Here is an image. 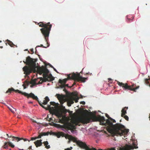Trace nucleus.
<instances>
[{"label": "nucleus", "instance_id": "obj_10", "mask_svg": "<svg viewBox=\"0 0 150 150\" xmlns=\"http://www.w3.org/2000/svg\"><path fill=\"white\" fill-rule=\"evenodd\" d=\"M48 38H49V37ZM45 40V42H47V45L46 46H43V45L41 44L40 46V45L37 46L35 48V54H37L38 55V56H40V55L38 54V52L37 50V49L38 47H42L43 48H46L47 47H49L50 46V44L48 43L49 38H48V40L47 41Z\"/></svg>", "mask_w": 150, "mask_h": 150}, {"label": "nucleus", "instance_id": "obj_22", "mask_svg": "<svg viewBox=\"0 0 150 150\" xmlns=\"http://www.w3.org/2000/svg\"><path fill=\"white\" fill-rule=\"evenodd\" d=\"M71 98L74 100V101H75V103H77L78 102V100L79 99V98L78 97H71Z\"/></svg>", "mask_w": 150, "mask_h": 150}, {"label": "nucleus", "instance_id": "obj_30", "mask_svg": "<svg viewBox=\"0 0 150 150\" xmlns=\"http://www.w3.org/2000/svg\"><path fill=\"white\" fill-rule=\"evenodd\" d=\"M129 17H129V16H127V20H129V21H130V20H132H132H133V18H134V17H133L132 16V17H131V18H132V19H130V18H129Z\"/></svg>", "mask_w": 150, "mask_h": 150}, {"label": "nucleus", "instance_id": "obj_52", "mask_svg": "<svg viewBox=\"0 0 150 150\" xmlns=\"http://www.w3.org/2000/svg\"><path fill=\"white\" fill-rule=\"evenodd\" d=\"M76 84V83H74L72 85V86H74V85L75 84Z\"/></svg>", "mask_w": 150, "mask_h": 150}, {"label": "nucleus", "instance_id": "obj_35", "mask_svg": "<svg viewBox=\"0 0 150 150\" xmlns=\"http://www.w3.org/2000/svg\"><path fill=\"white\" fill-rule=\"evenodd\" d=\"M30 83L32 84L33 85V86L35 85L36 84V82L35 81H33V83L31 82Z\"/></svg>", "mask_w": 150, "mask_h": 150}, {"label": "nucleus", "instance_id": "obj_17", "mask_svg": "<svg viewBox=\"0 0 150 150\" xmlns=\"http://www.w3.org/2000/svg\"><path fill=\"white\" fill-rule=\"evenodd\" d=\"M13 138H14L15 139H16V140L17 141V142H18V141L21 139H23L24 141H26L28 140V139H23V138H20L17 137H13Z\"/></svg>", "mask_w": 150, "mask_h": 150}, {"label": "nucleus", "instance_id": "obj_51", "mask_svg": "<svg viewBox=\"0 0 150 150\" xmlns=\"http://www.w3.org/2000/svg\"><path fill=\"white\" fill-rule=\"evenodd\" d=\"M71 141V140H69L68 142V143H70V141Z\"/></svg>", "mask_w": 150, "mask_h": 150}, {"label": "nucleus", "instance_id": "obj_47", "mask_svg": "<svg viewBox=\"0 0 150 150\" xmlns=\"http://www.w3.org/2000/svg\"><path fill=\"white\" fill-rule=\"evenodd\" d=\"M28 103L32 104L33 103V102L32 101H30L28 102Z\"/></svg>", "mask_w": 150, "mask_h": 150}, {"label": "nucleus", "instance_id": "obj_62", "mask_svg": "<svg viewBox=\"0 0 150 150\" xmlns=\"http://www.w3.org/2000/svg\"><path fill=\"white\" fill-rule=\"evenodd\" d=\"M70 148H71V149H72V147H71Z\"/></svg>", "mask_w": 150, "mask_h": 150}, {"label": "nucleus", "instance_id": "obj_7", "mask_svg": "<svg viewBox=\"0 0 150 150\" xmlns=\"http://www.w3.org/2000/svg\"><path fill=\"white\" fill-rule=\"evenodd\" d=\"M70 74L68 75V78L67 79H72L74 80L75 81H81L83 82H85L86 80H87V78L83 77L80 76V74H79L78 73L76 74L75 73H73L71 76H70Z\"/></svg>", "mask_w": 150, "mask_h": 150}, {"label": "nucleus", "instance_id": "obj_58", "mask_svg": "<svg viewBox=\"0 0 150 150\" xmlns=\"http://www.w3.org/2000/svg\"><path fill=\"white\" fill-rule=\"evenodd\" d=\"M8 108H9V109H11V108H9V107H8Z\"/></svg>", "mask_w": 150, "mask_h": 150}, {"label": "nucleus", "instance_id": "obj_37", "mask_svg": "<svg viewBox=\"0 0 150 150\" xmlns=\"http://www.w3.org/2000/svg\"><path fill=\"white\" fill-rule=\"evenodd\" d=\"M71 103L69 102V101L67 103V105L69 106H70L71 105Z\"/></svg>", "mask_w": 150, "mask_h": 150}, {"label": "nucleus", "instance_id": "obj_56", "mask_svg": "<svg viewBox=\"0 0 150 150\" xmlns=\"http://www.w3.org/2000/svg\"><path fill=\"white\" fill-rule=\"evenodd\" d=\"M40 83H40V82H38V84H40Z\"/></svg>", "mask_w": 150, "mask_h": 150}, {"label": "nucleus", "instance_id": "obj_23", "mask_svg": "<svg viewBox=\"0 0 150 150\" xmlns=\"http://www.w3.org/2000/svg\"><path fill=\"white\" fill-rule=\"evenodd\" d=\"M15 91V89L13 88H9L6 91V93H10L12 91Z\"/></svg>", "mask_w": 150, "mask_h": 150}, {"label": "nucleus", "instance_id": "obj_8", "mask_svg": "<svg viewBox=\"0 0 150 150\" xmlns=\"http://www.w3.org/2000/svg\"><path fill=\"white\" fill-rule=\"evenodd\" d=\"M57 98L59 100L62 108L60 110L61 112L64 114H65L68 112L67 110L65 108V107L62 105L63 103L65 102L66 100L64 98V96L60 95L59 94H57Z\"/></svg>", "mask_w": 150, "mask_h": 150}, {"label": "nucleus", "instance_id": "obj_33", "mask_svg": "<svg viewBox=\"0 0 150 150\" xmlns=\"http://www.w3.org/2000/svg\"><path fill=\"white\" fill-rule=\"evenodd\" d=\"M69 102L71 103V104H73L74 103V100L71 98V99L69 101Z\"/></svg>", "mask_w": 150, "mask_h": 150}, {"label": "nucleus", "instance_id": "obj_21", "mask_svg": "<svg viewBox=\"0 0 150 150\" xmlns=\"http://www.w3.org/2000/svg\"><path fill=\"white\" fill-rule=\"evenodd\" d=\"M45 65H46V66H47V65H49L52 68H53V69L56 72H57V73H59L57 71V70L52 65L48 63L47 64H46Z\"/></svg>", "mask_w": 150, "mask_h": 150}, {"label": "nucleus", "instance_id": "obj_5", "mask_svg": "<svg viewBox=\"0 0 150 150\" xmlns=\"http://www.w3.org/2000/svg\"><path fill=\"white\" fill-rule=\"evenodd\" d=\"M64 134L63 132H61L60 134V135L57 136V137L59 138L60 136H64L65 138L68 139L69 140H71L74 142H76V144L80 147L84 149L85 150H86V148L87 147H88V146L85 143L83 142L82 141L79 140L78 141L77 139L72 136L67 134L64 136Z\"/></svg>", "mask_w": 150, "mask_h": 150}, {"label": "nucleus", "instance_id": "obj_46", "mask_svg": "<svg viewBox=\"0 0 150 150\" xmlns=\"http://www.w3.org/2000/svg\"><path fill=\"white\" fill-rule=\"evenodd\" d=\"M33 122L37 123V122H36V121L35 120H33Z\"/></svg>", "mask_w": 150, "mask_h": 150}, {"label": "nucleus", "instance_id": "obj_60", "mask_svg": "<svg viewBox=\"0 0 150 150\" xmlns=\"http://www.w3.org/2000/svg\"><path fill=\"white\" fill-rule=\"evenodd\" d=\"M121 120H120V122H121Z\"/></svg>", "mask_w": 150, "mask_h": 150}, {"label": "nucleus", "instance_id": "obj_4", "mask_svg": "<svg viewBox=\"0 0 150 150\" xmlns=\"http://www.w3.org/2000/svg\"><path fill=\"white\" fill-rule=\"evenodd\" d=\"M38 24L39 27H43L40 29V30L45 39L47 41L52 27V25L50 24V22L44 23L42 22L39 23Z\"/></svg>", "mask_w": 150, "mask_h": 150}, {"label": "nucleus", "instance_id": "obj_44", "mask_svg": "<svg viewBox=\"0 0 150 150\" xmlns=\"http://www.w3.org/2000/svg\"><path fill=\"white\" fill-rule=\"evenodd\" d=\"M52 118H50V119H49V122H51V120H52Z\"/></svg>", "mask_w": 150, "mask_h": 150}, {"label": "nucleus", "instance_id": "obj_2", "mask_svg": "<svg viewBox=\"0 0 150 150\" xmlns=\"http://www.w3.org/2000/svg\"><path fill=\"white\" fill-rule=\"evenodd\" d=\"M36 61L35 59H33L30 58V57H26V61L23 62L28 66H25L23 68V70L24 71V73L26 75H28L32 72L33 70L37 68L38 73L40 75L43 74L42 76L43 79L42 81H51L54 80V78L52 74H50L49 75H48L49 71L46 67L43 66L41 67H37L35 63Z\"/></svg>", "mask_w": 150, "mask_h": 150}, {"label": "nucleus", "instance_id": "obj_50", "mask_svg": "<svg viewBox=\"0 0 150 150\" xmlns=\"http://www.w3.org/2000/svg\"><path fill=\"white\" fill-rule=\"evenodd\" d=\"M31 148H32V146H30L28 148V149H31Z\"/></svg>", "mask_w": 150, "mask_h": 150}, {"label": "nucleus", "instance_id": "obj_32", "mask_svg": "<svg viewBox=\"0 0 150 150\" xmlns=\"http://www.w3.org/2000/svg\"><path fill=\"white\" fill-rule=\"evenodd\" d=\"M51 108L50 105H47V107L46 108V110H50Z\"/></svg>", "mask_w": 150, "mask_h": 150}, {"label": "nucleus", "instance_id": "obj_24", "mask_svg": "<svg viewBox=\"0 0 150 150\" xmlns=\"http://www.w3.org/2000/svg\"><path fill=\"white\" fill-rule=\"evenodd\" d=\"M50 105H52L54 106H57L58 105V103H56L54 102H51L50 103Z\"/></svg>", "mask_w": 150, "mask_h": 150}, {"label": "nucleus", "instance_id": "obj_25", "mask_svg": "<svg viewBox=\"0 0 150 150\" xmlns=\"http://www.w3.org/2000/svg\"><path fill=\"white\" fill-rule=\"evenodd\" d=\"M49 110L50 112H54L55 111V107H51V108Z\"/></svg>", "mask_w": 150, "mask_h": 150}, {"label": "nucleus", "instance_id": "obj_31", "mask_svg": "<svg viewBox=\"0 0 150 150\" xmlns=\"http://www.w3.org/2000/svg\"><path fill=\"white\" fill-rule=\"evenodd\" d=\"M33 50H33V49L32 48V49H30V51L31 52L30 53L29 52H30L29 51H28V52L29 53H30L31 54H33L34 53V52Z\"/></svg>", "mask_w": 150, "mask_h": 150}, {"label": "nucleus", "instance_id": "obj_40", "mask_svg": "<svg viewBox=\"0 0 150 150\" xmlns=\"http://www.w3.org/2000/svg\"><path fill=\"white\" fill-rule=\"evenodd\" d=\"M64 86H65V87L66 86H67V87H68V84H64Z\"/></svg>", "mask_w": 150, "mask_h": 150}, {"label": "nucleus", "instance_id": "obj_15", "mask_svg": "<svg viewBox=\"0 0 150 150\" xmlns=\"http://www.w3.org/2000/svg\"><path fill=\"white\" fill-rule=\"evenodd\" d=\"M68 80V79L66 78L62 80L61 79H59V82L60 83H63V84H65L66 83Z\"/></svg>", "mask_w": 150, "mask_h": 150}, {"label": "nucleus", "instance_id": "obj_57", "mask_svg": "<svg viewBox=\"0 0 150 150\" xmlns=\"http://www.w3.org/2000/svg\"><path fill=\"white\" fill-rule=\"evenodd\" d=\"M25 50V51H27L28 50V49H26V50Z\"/></svg>", "mask_w": 150, "mask_h": 150}, {"label": "nucleus", "instance_id": "obj_59", "mask_svg": "<svg viewBox=\"0 0 150 150\" xmlns=\"http://www.w3.org/2000/svg\"><path fill=\"white\" fill-rule=\"evenodd\" d=\"M9 150H11V149H9Z\"/></svg>", "mask_w": 150, "mask_h": 150}, {"label": "nucleus", "instance_id": "obj_12", "mask_svg": "<svg viewBox=\"0 0 150 150\" xmlns=\"http://www.w3.org/2000/svg\"><path fill=\"white\" fill-rule=\"evenodd\" d=\"M42 140L41 139H40L39 140H37L36 141L34 142V143L36 146V147H38L42 145Z\"/></svg>", "mask_w": 150, "mask_h": 150}, {"label": "nucleus", "instance_id": "obj_9", "mask_svg": "<svg viewBox=\"0 0 150 150\" xmlns=\"http://www.w3.org/2000/svg\"><path fill=\"white\" fill-rule=\"evenodd\" d=\"M15 91L16 92H18L19 93L21 94H22L24 95L25 96L27 97V98H28L29 97L32 98L33 99H37L38 97L35 96V95L33 93H31L29 94L25 93V92H23L21 91H19V90H15V91Z\"/></svg>", "mask_w": 150, "mask_h": 150}, {"label": "nucleus", "instance_id": "obj_55", "mask_svg": "<svg viewBox=\"0 0 150 150\" xmlns=\"http://www.w3.org/2000/svg\"><path fill=\"white\" fill-rule=\"evenodd\" d=\"M72 95H73V96H74V93H72Z\"/></svg>", "mask_w": 150, "mask_h": 150}, {"label": "nucleus", "instance_id": "obj_11", "mask_svg": "<svg viewBox=\"0 0 150 150\" xmlns=\"http://www.w3.org/2000/svg\"><path fill=\"white\" fill-rule=\"evenodd\" d=\"M9 145V146L11 147L12 148H14V145L11 142H5L4 143V148L7 149L8 148V146Z\"/></svg>", "mask_w": 150, "mask_h": 150}, {"label": "nucleus", "instance_id": "obj_61", "mask_svg": "<svg viewBox=\"0 0 150 150\" xmlns=\"http://www.w3.org/2000/svg\"><path fill=\"white\" fill-rule=\"evenodd\" d=\"M149 86L150 87V84H149Z\"/></svg>", "mask_w": 150, "mask_h": 150}, {"label": "nucleus", "instance_id": "obj_48", "mask_svg": "<svg viewBox=\"0 0 150 150\" xmlns=\"http://www.w3.org/2000/svg\"><path fill=\"white\" fill-rule=\"evenodd\" d=\"M23 86H24V88L25 89L26 88V87L25 86H24V84H23Z\"/></svg>", "mask_w": 150, "mask_h": 150}, {"label": "nucleus", "instance_id": "obj_53", "mask_svg": "<svg viewBox=\"0 0 150 150\" xmlns=\"http://www.w3.org/2000/svg\"><path fill=\"white\" fill-rule=\"evenodd\" d=\"M108 80H109V81H110V80H111V79H110V78L109 79H108Z\"/></svg>", "mask_w": 150, "mask_h": 150}, {"label": "nucleus", "instance_id": "obj_1", "mask_svg": "<svg viewBox=\"0 0 150 150\" xmlns=\"http://www.w3.org/2000/svg\"><path fill=\"white\" fill-rule=\"evenodd\" d=\"M106 116L108 118L106 120L104 117L100 115L95 116L94 118L96 120L100 122V125L107 126V131L114 136H122L127 134L129 132V130L125 129V126L120 123H116L113 125L112 122H116L115 120L106 114Z\"/></svg>", "mask_w": 150, "mask_h": 150}, {"label": "nucleus", "instance_id": "obj_34", "mask_svg": "<svg viewBox=\"0 0 150 150\" xmlns=\"http://www.w3.org/2000/svg\"><path fill=\"white\" fill-rule=\"evenodd\" d=\"M138 148V147H135L134 146V147H133V146H130V148L131 149H133L134 148H135V149H137V148Z\"/></svg>", "mask_w": 150, "mask_h": 150}, {"label": "nucleus", "instance_id": "obj_43", "mask_svg": "<svg viewBox=\"0 0 150 150\" xmlns=\"http://www.w3.org/2000/svg\"><path fill=\"white\" fill-rule=\"evenodd\" d=\"M64 88V89L63 90V91H64L65 92L67 91L66 90V89H65V88Z\"/></svg>", "mask_w": 150, "mask_h": 150}, {"label": "nucleus", "instance_id": "obj_18", "mask_svg": "<svg viewBox=\"0 0 150 150\" xmlns=\"http://www.w3.org/2000/svg\"><path fill=\"white\" fill-rule=\"evenodd\" d=\"M43 144H44V146H45V147L47 149H49L50 148V146L48 145V142L47 141L44 142H43Z\"/></svg>", "mask_w": 150, "mask_h": 150}, {"label": "nucleus", "instance_id": "obj_19", "mask_svg": "<svg viewBox=\"0 0 150 150\" xmlns=\"http://www.w3.org/2000/svg\"><path fill=\"white\" fill-rule=\"evenodd\" d=\"M7 41L8 42V45L10 46L11 47H13L14 46H15L16 47H17V46L16 45L13 43L10 40H7Z\"/></svg>", "mask_w": 150, "mask_h": 150}, {"label": "nucleus", "instance_id": "obj_20", "mask_svg": "<svg viewBox=\"0 0 150 150\" xmlns=\"http://www.w3.org/2000/svg\"><path fill=\"white\" fill-rule=\"evenodd\" d=\"M34 100H37L39 104V105L42 107L43 108H44V109H46V108H45V106L43 105V104L41 102V101H40L39 100H38V99H34Z\"/></svg>", "mask_w": 150, "mask_h": 150}, {"label": "nucleus", "instance_id": "obj_39", "mask_svg": "<svg viewBox=\"0 0 150 150\" xmlns=\"http://www.w3.org/2000/svg\"><path fill=\"white\" fill-rule=\"evenodd\" d=\"M68 112L69 113L70 115H71V114H72L73 112L72 111H70L69 110L68 111Z\"/></svg>", "mask_w": 150, "mask_h": 150}, {"label": "nucleus", "instance_id": "obj_14", "mask_svg": "<svg viewBox=\"0 0 150 150\" xmlns=\"http://www.w3.org/2000/svg\"><path fill=\"white\" fill-rule=\"evenodd\" d=\"M49 133V132H42L40 133L38 136L37 137V139H39L41 138V137L43 136H46L48 135Z\"/></svg>", "mask_w": 150, "mask_h": 150}, {"label": "nucleus", "instance_id": "obj_29", "mask_svg": "<svg viewBox=\"0 0 150 150\" xmlns=\"http://www.w3.org/2000/svg\"><path fill=\"white\" fill-rule=\"evenodd\" d=\"M61 84L59 86V87L62 88H65L64 84L63 83H60Z\"/></svg>", "mask_w": 150, "mask_h": 150}, {"label": "nucleus", "instance_id": "obj_36", "mask_svg": "<svg viewBox=\"0 0 150 150\" xmlns=\"http://www.w3.org/2000/svg\"><path fill=\"white\" fill-rule=\"evenodd\" d=\"M37 139V137H32L31 138V140H35V139Z\"/></svg>", "mask_w": 150, "mask_h": 150}, {"label": "nucleus", "instance_id": "obj_6", "mask_svg": "<svg viewBox=\"0 0 150 150\" xmlns=\"http://www.w3.org/2000/svg\"><path fill=\"white\" fill-rule=\"evenodd\" d=\"M117 84L120 86H122L124 88V89L125 90H128L133 91L134 92H136V90L139 88V86H136L135 84H132L131 86L128 85L127 83H123L122 82H120L119 81H117Z\"/></svg>", "mask_w": 150, "mask_h": 150}, {"label": "nucleus", "instance_id": "obj_16", "mask_svg": "<svg viewBox=\"0 0 150 150\" xmlns=\"http://www.w3.org/2000/svg\"><path fill=\"white\" fill-rule=\"evenodd\" d=\"M49 100H50L48 97L46 96L45 98V99L43 100V102L42 103L43 104L46 105Z\"/></svg>", "mask_w": 150, "mask_h": 150}, {"label": "nucleus", "instance_id": "obj_45", "mask_svg": "<svg viewBox=\"0 0 150 150\" xmlns=\"http://www.w3.org/2000/svg\"><path fill=\"white\" fill-rule=\"evenodd\" d=\"M65 150H71V149L70 148H68L65 149Z\"/></svg>", "mask_w": 150, "mask_h": 150}, {"label": "nucleus", "instance_id": "obj_49", "mask_svg": "<svg viewBox=\"0 0 150 150\" xmlns=\"http://www.w3.org/2000/svg\"><path fill=\"white\" fill-rule=\"evenodd\" d=\"M33 85H32V84L30 86V87H31V88L33 87Z\"/></svg>", "mask_w": 150, "mask_h": 150}, {"label": "nucleus", "instance_id": "obj_54", "mask_svg": "<svg viewBox=\"0 0 150 150\" xmlns=\"http://www.w3.org/2000/svg\"><path fill=\"white\" fill-rule=\"evenodd\" d=\"M6 135H7V136H8V137H9V136H8V134H6Z\"/></svg>", "mask_w": 150, "mask_h": 150}, {"label": "nucleus", "instance_id": "obj_3", "mask_svg": "<svg viewBox=\"0 0 150 150\" xmlns=\"http://www.w3.org/2000/svg\"><path fill=\"white\" fill-rule=\"evenodd\" d=\"M91 118L87 116H85L76 119L74 120L71 123L69 124L67 128L70 130L76 128V126H80L81 125V123L83 124H87L91 121Z\"/></svg>", "mask_w": 150, "mask_h": 150}, {"label": "nucleus", "instance_id": "obj_38", "mask_svg": "<svg viewBox=\"0 0 150 150\" xmlns=\"http://www.w3.org/2000/svg\"><path fill=\"white\" fill-rule=\"evenodd\" d=\"M80 104H82L83 105H85V102L84 101H83L80 102Z\"/></svg>", "mask_w": 150, "mask_h": 150}, {"label": "nucleus", "instance_id": "obj_63", "mask_svg": "<svg viewBox=\"0 0 150 150\" xmlns=\"http://www.w3.org/2000/svg\"><path fill=\"white\" fill-rule=\"evenodd\" d=\"M1 42V41H0V42Z\"/></svg>", "mask_w": 150, "mask_h": 150}, {"label": "nucleus", "instance_id": "obj_13", "mask_svg": "<svg viewBox=\"0 0 150 150\" xmlns=\"http://www.w3.org/2000/svg\"><path fill=\"white\" fill-rule=\"evenodd\" d=\"M128 108V107H125L123 108L121 110V115L122 117H123L124 115H125L127 113V110Z\"/></svg>", "mask_w": 150, "mask_h": 150}, {"label": "nucleus", "instance_id": "obj_28", "mask_svg": "<svg viewBox=\"0 0 150 150\" xmlns=\"http://www.w3.org/2000/svg\"><path fill=\"white\" fill-rule=\"evenodd\" d=\"M123 117L124 118H125L126 120L127 121H128L129 120V117L128 116L126 115H125L123 117Z\"/></svg>", "mask_w": 150, "mask_h": 150}, {"label": "nucleus", "instance_id": "obj_27", "mask_svg": "<svg viewBox=\"0 0 150 150\" xmlns=\"http://www.w3.org/2000/svg\"><path fill=\"white\" fill-rule=\"evenodd\" d=\"M9 110L13 113H14L15 112L14 111L16 110V109L15 108L13 107H12V108L9 109Z\"/></svg>", "mask_w": 150, "mask_h": 150}, {"label": "nucleus", "instance_id": "obj_26", "mask_svg": "<svg viewBox=\"0 0 150 150\" xmlns=\"http://www.w3.org/2000/svg\"><path fill=\"white\" fill-rule=\"evenodd\" d=\"M150 79H146L144 80V82L147 85H148L149 83V80Z\"/></svg>", "mask_w": 150, "mask_h": 150}, {"label": "nucleus", "instance_id": "obj_41", "mask_svg": "<svg viewBox=\"0 0 150 150\" xmlns=\"http://www.w3.org/2000/svg\"><path fill=\"white\" fill-rule=\"evenodd\" d=\"M13 136L12 137V138H13V139H12V140H13H13H14V139H15V140H16V139H15V138H13ZM9 137H12V136H9Z\"/></svg>", "mask_w": 150, "mask_h": 150}, {"label": "nucleus", "instance_id": "obj_42", "mask_svg": "<svg viewBox=\"0 0 150 150\" xmlns=\"http://www.w3.org/2000/svg\"><path fill=\"white\" fill-rule=\"evenodd\" d=\"M25 82L28 85L29 84V82L27 81H26Z\"/></svg>", "mask_w": 150, "mask_h": 150}]
</instances>
